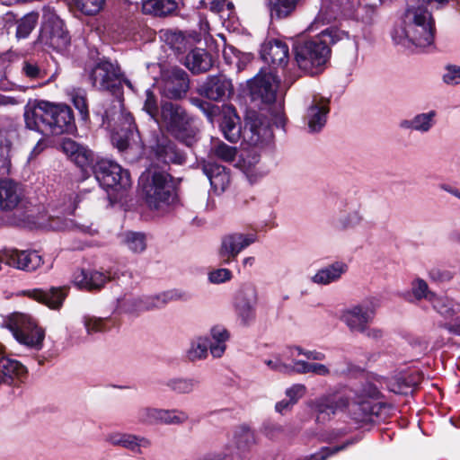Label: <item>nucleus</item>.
Returning <instances> with one entry per match:
<instances>
[{
	"instance_id": "f257e3e1",
	"label": "nucleus",
	"mask_w": 460,
	"mask_h": 460,
	"mask_svg": "<svg viewBox=\"0 0 460 460\" xmlns=\"http://www.w3.org/2000/svg\"><path fill=\"white\" fill-rule=\"evenodd\" d=\"M435 31L430 12L422 6L409 7L394 27L392 38L395 44L404 48L424 49L433 44Z\"/></svg>"
},
{
	"instance_id": "f03ea898",
	"label": "nucleus",
	"mask_w": 460,
	"mask_h": 460,
	"mask_svg": "<svg viewBox=\"0 0 460 460\" xmlns=\"http://www.w3.org/2000/svg\"><path fill=\"white\" fill-rule=\"evenodd\" d=\"M348 33L336 27L323 30L315 39L298 43L294 49L295 60L304 72L314 75L323 70L331 49L329 44L348 38Z\"/></svg>"
},
{
	"instance_id": "7ed1b4c3",
	"label": "nucleus",
	"mask_w": 460,
	"mask_h": 460,
	"mask_svg": "<svg viewBox=\"0 0 460 460\" xmlns=\"http://www.w3.org/2000/svg\"><path fill=\"white\" fill-rule=\"evenodd\" d=\"M143 198L151 209H164L177 202L173 179L168 172L149 169L138 180Z\"/></svg>"
},
{
	"instance_id": "20e7f679",
	"label": "nucleus",
	"mask_w": 460,
	"mask_h": 460,
	"mask_svg": "<svg viewBox=\"0 0 460 460\" xmlns=\"http://www.w3.org/2000/svg\"><path fill=\"white\" fill-rule=\"evenodd\" d=\"M279 81L270 70L261 69L248 82L250 95L253 102H260L269 106L268 112L271 117L272 124L277 128H284L286 118L283 107L276 103V93Z\"/></svg>"
},
{
	"instance_id": "39448f33",
	"label": "nucleus",
	"mask_w": 460,
	"mask_h": 460,
	"mask_svg": "<svg viewBox=\"0 0 460 460\" xmlns=\"http://www.w3.org/2000/svg\"><path fill=\"white\" fill-rule=\"evenodd\" d=\"M160 122L187 146L196 142L197 129L191 125V119L181 106L171 102L162 103Z\"/></svg>"
},
{
	"instance_id": "423d86ee",
	"label": "nucleus",
	"mask_w": 460,
	"mask_h": 460,
	"mask_svg": "<svg viewBox=\"0 0 460 460\" xmlns=\"http://www.w3.org/2000/svg\"><path fill=\"white\" fill-rule=\"evenodd\" d=\"M1 324L19 343L38 350L42 348L45 332L30 315L14 313L4 318Z\"/></svg>"
},
{
	"instance_id": "0eeeda50",
	"label": "nucleus",
	"mask_w": 460,
	"mask_h": 460,
	"mask_svg": "<svg viewBox=\"0 0 460 460\" xmlns=\"http://www.w3.org/2000/svg\"><path fill=\"white\" fill-rule=\"evenodd\" d=\"M116 118H111L108 111L102 115L103 123L107 122L109 127H112L111 141L112 144L120 151H125L137 143L139 134L131 113L119 109L114 113Z\"/></svg>"
},
{
	"instance_id": "6e6552de",
	"label": "nucleus",
	"mask_w": 460,
	"mask_h": 460,
	"mask_svg": "<svg viewBox=\"0 0 460 460\" xmlns=\"http://www.w3.org/2000/svg\"><path fill=\"white\" fill-rule=\"evenodd\" d=\"M380 306V299L375 296L368 297L358 304L344 308L341 312L340 320L353 333L366 332Z\"/></svg>"
},
{
	"instance_id": "1a4fd4ad",
	"label": "nucleus",
	"mask_w": 460,
	"mask_h": 460,
	"mask_svg": "<svg viewBox=\"0 0 460 460\" xmlns=\"http://www.w3.org/2000/svg\"><path fill=\"white\" fill-rule=\"evenodd\" d=\"M90 80L96 89L112 93L120 90L122 83H125L130 88L132 87L130 81L123 78L119 65L107 59L100 60L93 67L90 73Z\"/></svg>"
},
{
	"instance_id": "9d476101",
	"label": "nucleus",
	"mask_w": 460,
	"mask_h": 460,
	"mask_svg": "<svg viewBox=\"0 0 460 460\" xmlns=\"http://www.w3.org/2000/svg\"><path fill=\"white\" fill-rule=\"evenodd\" d=\"M93 172L96 181L104 189L126 190L132 184L129 172L111 160L102 159L98 161L93 165Z\"/></svg>"
},
{
	"instance_id": "9b49d317",
	"label": "nucleus",
	"mask_w": 460,
	"mask_h": 460,
	"mask_svg": "<svg viewBox=\"0 0 460 460\" xmlns=\"http://www.w3.org/2000/svg\"><path fill=\"white\" fill-rule=\"evenodd\" d=\"M270 119L256 111H248L242 128L241 138L251 146H260L270 141L272 137Z\"/></svg>"
},
{
	"instance_id": "f8f14e48",
	"label": "nucleus",
	"mask_w": 460,
	"mask_h": 460,
	"mask_svg": "<svg viewBox=\"0 0 460 460\" xmlns=\"http://www.w3.org/2000/svg\"><path fill=\"white\" fill-rule=\"evenodd\" d=\"M351 398L341 393H328L308 402V406L315 414L317 423L330 421L336 414L349 406Z\"/></svg>"
},
{
	"instance_id": "ddd939ff",
	"label": "nucleus",
	"mask_w": 460,
	"mask_h": 460,
	"mask_svg": "<svg viewBox=\"0 0 460 460\" xmlns=\"http://www.w3.org/2000/svg\"><path fill=\"white\" fill-rule=\"evenodd\" d=\"M257 241L253 233L234 232L225 234L221 239L218 254L222 262L229 264L234 261L238 254Z\"/></svg>"
},
{
	"instance_id": "4468645a",
	"label": "nucleus",
	"mask_w": 460,
	"mask_h": 460,
	"mask_svg": "<svg viewBox=\"0 0 460 460\" xmlns=\"http://www.w3.org/2000/svg\"><path fill=\"white\" fill-rule=\"evenodd\" d=\"M190 88L188 74L181 68L172 67L162 74L161 93L172 100L184 97Z\"/></svg>"
},
{
	"instance_id": "2eb2a0df",
	"label": "nucleus",
	"mask_w": 460,
	"mask_h": 460,
	"mask_svg": "<svg viewBox=\"0 0 460 460\" xmlns=\"http://www.w3.org/2000/svg\"><path fill=\"white\" fill-rule=\"evenodd\" d=\"M3 263L20 270L31 272L40 268L43 264V260L36 251L4 249L0 251L1 267Z\"/></svg>"
},
{
	"instance_id": "dca6fc26",
	"label": "nucleus",
	"mask_w": 460,
	"mask_h": 460,
	"mask_svg": "<svg viewBox=\"0 0 460 460\" xmlns=\"http://www.w3.org/2000/svg\"><path fill=\"white\" fill-rule=\"evenodd\" d=\"M51 116H53L52 103L46 101H37L26 107L24 119L28 128L49 135Z\"/></svg>"
},
{
	"instance_id": "f3484780",
	"label": "nucleus",
	"mask_w": 460,
	"mask_h": 460,
	"mask_svg": "<svg viewBox=\"0 0 460 460\" xmlns=\"http://www.w3.org/2000/svg\"><path fill=\"white\" fill-rule=\"evenodd\" d=\"M257 291L251 284L243 285L234 296V309L242 323L246 324L255 317Z\"/></svg>"
},
{
	"instance_id": "a211bd4d",
	"label": "nucleus",
	"mask_w": 460,
	"mask_h": 460,
	"mask_svg": "<svg viewBox=\"0 0 460 460\" xmlns=\"http://www.w3.org/2000/svg\"><path fill=\"white\" fill-rule=\"evenodd\" d=\"M233 91L231 80L223 75L208 77L199 89L201 95L216 102L226 100L233 93Z\"/></svg>"
},
{
	"instance_id": "6ab92c4d",
	"label": "nucleus",
	"mask_w": 460,
	"mask_h": 460,
	"mask_svg": "<svg viewBox=\"0 0 460 460\" xmlns=\"http://www.w3.org/2000/svg\"><path fill=\"white\" fill-rule=\"evenodd\" d=\"M341 203L342 208L340 209V214L335 220V227L346 231L360 226L365 221L360 204L354 200Z\"/></svg>"
},
{
	"instance_id": "aec40b11",
	"label": "nucleus",
	"mask_w": 460,
	"mask_h": 460,
	"mask_svg": "<svg viewBox=\"0 0 460 460\" xmlns=\"http://www.w3.org/2000/svg\"><path fill=\"white\" fill-rule=\"evenodd\" d=\"M52 111L49 135L70 134L75 130L73 111L67 105L52 103Z\"/></svg>"
},
{
	"instance_id": "412c9836",
	"label": "nucleus",
	"mask_w": 460,
	"mask_h": 460,
	"mask_svg": "<svg viewBox=\"0 0 460 460\" xmlns=\"http://www.w3.org/2000/svg\"><path fill=\"white\" fill-rule=\"evenodd\" d=\"M105 441L113 447H121L134 453H140L141 448H148L152 445L151 440L146 437L119 431L109 433Z\"/></svg>"
},
{
	"instance_id": "4be33fe9",
	"label": "nucleus",
	"mask_w": 460,
	"mask_h": 460,
	"mask_svg": "<svg viewBox=\"0 0 460 460\" xmlns=\"http://www.w3.org/2000/svg\"><path fill=\"white\" fill-rule=\"evenodd\" d=\"M63 152L84 172L88 167H93L94 155L86 146L72 139H64L61 145Z\"/></svg>"
},
{
	"instance_id": "5701e85b",
	"label": "nucleus",
	"mask_w": 460,
	"mask_h": 460,
	"mask_svg": "<svg viewBox=\"0 0 460 460\" xmlns=\"http://www.w3.org/2000/svg\"><path fill=\"white\" fill-rule=\"evenodd\" d=\"M152 150L159 163L181 164L185 161L184 155L176 148L171 139L164 136L157 138Z\"/></svg>"
},
{
	"instance_id": "b1692460",
	"label": "nucleus",
	"mask_w": 460,
	"mask_h": 460,
	"mask_svg": "<svg viewBox=\"0 0 460 460\" xmlns=\"http://www.w3.org/2000/svg\"><path fill=\"white\" fill-rule=\"evenodd\" d=\"M26 375V368L20 362L4 356L0 350V384L18 386Z\"/></svg>"
},
{
	"instance_id": "393cba45",
	"label": "nucleus",
	"mask_w": 460,
	"mask_h": 460,
	"mask_svg": "<svg viewBox=\"0 0 460 460\" xmlns=\"http://www.w3.org/2000/svg\"><path fill=\"white\" fill-rule=\"evenodd\" d=\"M332 14L327 15V11L321 9L314 22L311 24V30L314 27L318 28L320 24L329 23L332 20L337 19L339 15H348L352 13L356 5V0H328Z\"/></svg>"
},
{
	"instance_id": "a878e982",
	"label": "nucleus",
	"mask_w": 460,
	"mask_h": 460,
	"mask_svg": "<svg viewBox=\"0 0 460 460\" xmlns=\"http://www.w3.org/2000/svg\"><path fill=\"white\" fill-rule=\"evenodd\" d=\"M261 56L266 63L284 66L288 61V47L279 40H270L262 45Z\"/></svg>"
},
{
	"instance_id": "bb28decb",
	"label": "nucleus",
	"mask_w": 460,
	"mask_h": 460,
	"mask_svg": "<svg viewBox=\"0 0 460 460\" xmlns=\"http://www.w3.org/2000/svg\"><path fill=\"white\" fill-rule=\"evenodd\" d=\"M329 113V101L324 98H314L308 108L306 119L311 132L320 131L326 123Z\"/></svg>"
},
{
	"instance_id": "cd10ccee",
	"label": "nucleus",
	"mask_w": 460,
	"mask_h": 460,
	"mask_svg": "<svg viewBox=\"0 0 460 460\" xmlns=\"http://www.w3.org/2000/svg\"><path fill=\"white\" fill-rule=\"evenodd\" d=\"M437 111L434 110L428 112L418 113L411 119H402L399 123L402 129L416 131L420 134L429 132L436 125Z\"/></svg>"
},
{
	"instance_id": "c85d7f7f",
	"label": "nucleus",
	"mask_w": 460,
	"mask_h": 460,
	"mask_svg": "<svg viewBox=\"0 0 460 460\" xmlns=\"http://www.w3.org/2000/svg\"><path fill=\"white\" fill-rule=\"evenodd\" d=\"M111 278L100 271L81 270L75 273L74 283L80 289L100 290Z\"/></svg>"
},
{
	"instance_id": "c756f323",
	"label": "nucleus",
	"mask_w": 460,
	"mask_h": 460,
	"mask_svg": "<svg viewBox=\"0 0 460 460\" xmlns=\"http://www.w3.org/2000/svg\"><path fill=\"white\" fill-rule=\"evenodd\" d=\"M181 296L175 290L136 299L132 311H145L164 307L167 303L178 300Z\"/></svg>"
},
{
	"instance_id": "7c9ffc66",
	"label": "nucleus",
	"mask_w": 460,
	"mask_h": 460,
	"mask_svg": "<svg viewBox=\"0 0 460 460\" xmlns=\"http://www.w3.org/2000/svg\"><path fill=\"white\" fill-rule=\"evenodd\" d=\"M242 128L240 125V118L234 108H227L224 111L222 120L220 122L221 131L226 140L231 143H236L242 135Z\"/></svg>"
},
{
	"instance_id": "2f4dec72",
	"label": "nucleus",
	"mask_w": 460,
	"mask_h": 460,
	"mask_svg": "<svg viewBox=\"0 0 460 460\" xmlns=\"http://www.w3.org/2000/svg\"><path fill=\"white\" fill-rule=\"evenodd\" d=\"M347 271L348 265L345 262L335 261L320 269L311 277V281L317 285H329L340 280Z\"/></svg>"
},
{
	"instance_id": "473e14b6",
	"label": "nucleus",
	"mask_w": 460,
	"mask_h": 460,
	"mask_svg": "<svg viewBox=\"0 0 460 460\" xmlns=\"http://www.w3.org/2000/svg\"><path fill=\"white\" fill-rule=\"evenodd\" d=\"M203 172L208 178L216 192L225 191L230 183L229 172L220 164L207 163L203 165Z\"/></svg>"
},
{
	"instance_id": "72a5a7b5",
	"label": "nucleus",
	"mask_w": 460,
	"mask_h": 460,
	"mask_svg": "<svg viewBox=\"0 0 460 460\" xmlns=\"http://www.w3.org/2000/svg\"><path fill=\"white\" fill-rule=\"evenodd\" d=\"M22 192L19 185L12 180H0V207L2 209L12 210L19 204Z\"/></svg>"
},
{
	"instance_id": "f704fd0d",
	"label": "nucleus",
	"mask_w": 460,
	"mask_h": 460,
	"mask_svg": "<svg viewBox=\"0 0 460 460\" xmlns=\"http://www.w3.org/2000/svg\"><path fill=\"white\" fill-rule=\"evenodd\" d=\"M30 294L33 299L53 309L59 308L66 296V289L61 288H51L48 290L34 289Z\"/></svg>"
},
{
	"instance_id": "c9c22d12",
	"label": "nucleus",
	"mask_w": 460,
	"mask_h": 460,
	"mask_svg": "<svg viewBox=\"0 0 460 460\" xmlns=\"http://www.w3.org/2000/svg\"><path fill=\"white\" fill-rule=\"evenodd\" d=\"M212 65L211 56L203 49H194L186 56L185 66L194 74L205 73Z\"/></svg>"
},
{
	"instance_id": "e433bc0d",
	"label": "nucleus",
	"mask_w": 460,
	"mask_h": 460,
	"mask_svg": "<svg viewBox=\"0 0 460 460\" xmlns=\"http://www.w3.org/2000/svg\"><path fill=\"white\" fill-rule=\"evenodd\" d=\"M209 351L214 358H221L226 349L230 333L226 327L215 325L210 329Z\"/></svg>"
},
{
	"instance_id": "4c0bfd02",
	"label": "nucleus",
	"mask_w": 460,
	"mask_h": 460,
	"mask_svg": "<svg viewBox=\"0 0 460 460\" xmlns=\"http://www.w3.org/2000/svg\"><path fill=\"white\" fill-rule=\"evenodd\" d=\"M301 0H266L271 19L282 20L286 19L295 13Z\"/></svg>"
},
{
	"instance_id": "58836bf2",
	"label": "nucleus",
	"mask_w": 460,
	"mask_h": 460,
	"mask_svg": "<svg viewBox=\"0 0 460 460\" xmlns=\"http://www.w3.org/2000/svg\"><path fill=\"white\" fill-rule=\"evenodd\" d=\"M174 0H143L142 12L145 14L164 17L172 14L177 9Z\"/></svg>"
},
{
	"instance_id": "ea45409f",
	"label": "nucleus",
	"mask_w": 460,
	"mask_h": 460,
	"mask_svg": "<svg viewBox=\"0 0 460 460\" xmlns=\"http://www.w3.org/2000/svg\"><path fill=\"white\" fill-rule=\"evenodd\" d=\"M160 38L166 45L177 53L185 52L191 46L190 39L180 31H161Z\"/></svg>"
},
{
	"instance_id": "a19ab883",
	"label": "nucleus",
	"mask_w": 460,
	"mask_h": 460,
	"mask_svg": "<svg viewBox=\"0 0 460 460\" xmlns=\"http://www.w3.org/2000/svg\"><path fill=\"white\" fill-rule=\"evenodd\" d=\"M52 27L49 32L50 45L59 50L65 49L70 43L68 32L64 29L63 22L56 15L51 16Z\"/></svg>"
},
{
	"instance_id": "79ce46f5",
	"label": "nucleus",
	"mask_w": 460,
	"mask_h": 460,
	"mask_svg": "<svg viewBox=\"0 0 460 460\" xmlns=\"http://www.w3.org/2000/svg\"><path fill=\"white\" fill-rule=\"evenodd\" d=\"M429 303L439 314L446 318L453 317L460 313V303L446 296L436 294Z\"/></svg>"
},
{
	"instance_id": "37998d69",
	"label": "nucleus",
	"mask_w": 460,
	"mask_h": 460,
	"mask_svg": "<svg viewBox=\"0 0 460 460\" xmlns=\"http://www.w3.org/2000/svg\"><path fill=\"white\" fill-rule=\"evenodd\" d=\"M82 322L89 335L108 332L114 325V323L110 317H97L89 314L84 315Z\"/></svg>"
},
{
	"instance_id": "c03bdc74",
	"label": "nucleus",
	"mask_w": 460,
	"mask_h": 460,
	"mask_svg": "<svg viewBox=\"0 0 460 460\" xmlns=\"http://www.w3.org/2000/svg\"><path fill=\"white\" fill-rule=\"evenodd\" d=\"M122 243L134 253H142L147 246L146 234L141 232L128 231L121 236Z\"/></svg>"
},
{
	"instance_id": "a18cd8bd",
	"label": "nucleus",
	"mask_w": 460,
	"mask_h": 460,
	"mask_svg": "<svg viewBox=\"0 0 460 460\" xmlns=\"http://www.w3.org/2000/svg\"><path fill=\"white\" fill-rule=\"evenodd\" d=\"M164 385L173 393L186 394L194 392L199 385L196 378L172 377L164 382Z\"/></svg>"
},
{
	"instance_id": "49530a36",
	"label": "nucleus",
	"mask_w": 460,
	"mask_h": 460,
	"mask_svg": "<svg viewBox=\"0 0 460 460\" xmlns=\"http://www.w3.org/2000/svg\"><path fill=\"white\" fill-rule=\"evenodd\" d=\"M66 93L70 97L74 106L79 111L83 120L89 118V110L87 103V93L83 88L70 87L66 89Z\"/></svg>"
},
{
	"instance_id": "de8ad7c7",
	"label": "nucleus",
	"mask_w": 460,
	"mask_h": 460,
	"mask_svg": "<svg viewBox=\"0 0 460 460\" xmlns=\"http://www.w3.org/2000/svg\"><path fill=\"white\" fill-rule=\"evenodd\" d=\"M189 414L183 410L178 408H161L160 425L181 426L186 423L189 420Z\"/></svg>"
},
{
	"instance_id": "09e8293b",
	"label": "nucleus",
	"mask_w": 460,
	"mask_h": 460,
	"mask_svg": "<svg viewBox=\"0 0 460 460\" xmlns=\"http://www.w3.org/2000/svg\"><path fill=\"white\" fill-rule=\"evenodd\" d=\"M208 338L207 337H197L192 340L190 348L187 350V358L190 361H196L203 359L208 355Z\"/></svg>"
},
{
	"instance_id": "8fccbe9b",
	"label": "nucleus",
	"mask_w": 460,
	"mask_h": 460,
	"mask_svg": "<svg viewBox=\"0 0 460 460\" xmlns=\"http://www.w3.org/2000/svg\"><path fill=\"white\" fill-rule=\"evenodd\" d=\"M161 408L146 406L137 411V422L142 425H160Z\"/></svg>"
},
{
	"instance_id": "3c124183",
	"label": "nucleus",
	"mask_w": 460,
	"mask_h": 460,
	"mask_svg": "<svg viewBox=\"0 0 460 460\" xmlns=\"http://www.w3.org/2000/svg\"><path fill=\"white\" fill-rule=\"evenodd\" d=\"M39 15L36 13L25 14L17 23L16 36L19 39L27 38L38 23Z\"/></svg>"
},
{
	"instance_id": "603ef678",
	"label": "nucleus",
	"mask_w": 460,
	"mask_h": 460,
	"mask_svg": "<svg viewBox=\"0 0 460 460\" xmlns=\"http://www.w3.org/2000/svg\"><path fill=\"white\" fill-rule=\"evenodd\" d=\"M75 6L85 15H95L104 6L105 0H73Z\"/></svg>"
},
{
	"instance_id": "864d4df0",
	"label": "nucleus",
	"mask_w": 460,
	"mask_h": 460,
	"mask_svg": "<svg viewBox=\"0 0 460 460\" xmlns=\"http://www.w3.org/2000/svg\"><path fill=\"white\" fill-rule=\"evenodd\" d=\"M234 441L239 449L246 450L254 444V434L250 429L241 427L234 433Z\"/></svg>"
},
{
	"instance_id": "5fc2aeb1",
	"label": "nucleus",
	"mask_w": 460,
	"mask_h": 460,
	"mask_svg": "<svg viewBox=\"0 0 460 460\" xmlns=\"http://www.w3.org/2000/svg\"><path fill=\"white\" fill-rule=\"evenodd\" d=\"M411 292L417 300L426 299L429 302H430L436 295L429 289L427 282L422 279H416L412 281Z\"/></svg>"
},
{
	"instance_id": "6e6d98bb",
	"label": "nucleus",
	"mask_w": 460,
	"mask_h": 460,
	"mask_svg": "<svg viewBox=\"0 0 460 460\" xmlns=\"http://www.w3.org/2000/svg\"><path fill=\"white\" fill-rule=\"evenodd\" d=\"M22 74L31 80H42L46 77V71L32 60H25L22 66Z\"/></svg>"
},
{
	"instance_id": "4d7b16f0",
	"label": "nucleus",
	"mask_w": 460,
	"mask_h": 460,
	"mask_svg": "<svg viewBox=\"0 0 460 460\" xmlns=\"http://www.w3.org/2000/svg\"><path fill=\"white\" fill-rule=\"evenodd\" d=\"M213 152L218 159L226 163H231L235 160L237 149L236 147L230 146L223 142H220L215 146Z\"/></svg>"
},
{
	"instance_id": "13d9d810",
	"label": "nucleus",
	"mask_w": 460,
	"mask_h": 460,
	"mask_svg": "<svg viewBox=\"0 0 460 460\" xmlns=\"http://www.w3.org/2000/svg\"><path fill=\"white\" fill-rule=\"evenodd\" d=\"M386 386L389 391L397 394H407L411 387L402 376H395L389 378L387 380Z\"/></svg>"
},
{
	"instance_id": "bf43d9fd",
	"label": "nucleus",
	"mask_w": 460,
	"mask_h": 460,
	"mask_svg": "<svg viewBox=\"0 0 460 460\" xmlns=\"http://www.w3.org/2000/svg\"><path fill=\"white\" fill-rule=\"evenodd\" d=\"M144 110L151 116L152 119H154L156 121H159L157 119L158 116V106L156 98L154 94V93L147 89L146 91V100L144 102Z\"/></svg>"
},
{
	"instance_id": "052dcab7",
	"label": "nucleus",
	"mask_w": 460,
	"mask_h": 460,
	"mask_svg": "<svg viewBox=\"0 0 460 460\" xmlns=\"http://www.w3.org/2000/svg\"><path fill=\"white\" fill-rule=\"evenodd\" d=\"M290 355L294 356H305L309 360L323 361L325 359V354L317 350H307L301 347H293L290 349Z\"/></svg>"
},
{
	"instance_id": "680f3d73",
	"label": "nucleus",
	"mask_w": 460,
	"mask_h": 460,
	"mask_svg": "<svg viewBox=\"0 0 460 460\" xmlns=\"http://www.w3.org/2000/svg\"><path fill=\"white\" fill-rule=\"evenodd\" d=\"M11 150V142L5 134L0 131V168L8 166Z\"/></svg>"
},
{
	"instance_id": "e2e57ef3",
	"label": "nucleus",
	"mask_w": 460,
	"mask_h": 460,
	"mask_svg": "<svg viewBox=\"0 0 460 460\" xmlns=\"http://www.w3.org/2000/svg\"><path fill=\"white\" fill-rule=\"evenodd\" d=\"M233 277L231 270L225 268L216 269L208 273V280L213 284H222L229 281Z\"/></svg>"
},
{
	"instance_id": "0e129e2a",
	"label": "nucleus",
	"mask_w": 460,
	"mask_h": 460,
	"mask_svg": "<svg viewBox=\"0 0 460 460\" xmlns=\"http://www.w3.org/2000/svg\"><path fill=\"white\" fill-rule=\"evenodd\" d=\"M443 81L449 85H456L460 84V66L450 65L446 67L443 75Z\"/></svg>"
},
{
	"instance_id": "69168bd1",
	"label": "nucleus",
	"mask_w": 460,
	"mask_h": 460,
	"mask_svg": "<svg viewBox=\"0 0 460 460\" xmlns=\"http://www.w3.org/2000/svg\"><path fill=\"white\" fill-rule=\"evenodd\" d=\"M305 392L306 387L304 385L296 384L286 390V395L293 404H296L305 395Z\"/></svg>"
},
{
	"instance_id": "338daca9",
	"label": "nucleus",
	"mask_w": 460,
	"mask_h": 460,
	"mask_svg": "<svg viewBox=\"0 0 460 460\" xmlns=\"http://www.w3.org/2000/svg\"><path fill=\"white\" fill-rule=\"evenodd\" d=\"M311 365L312 363L305 360H294L293 365H289V371L288 373L308 374L311 372Z\"/></svg>"
},
{
	"instance_id": "774afa93",
	"label": "nucleus",
	"mask_w": 460,
	"mask_h": 460,
	"mask_svg": "<svg viewBox=\"0 0 460 460\" xmlns=\"http://www.w3.org/2000/svg\"><path fill=\"white\" fill-rule=\"evenodd\" d=\"M12 56L11 52L0 54V82L6 78V71L12 63Z\"/></svg>"
}]
</instances>
